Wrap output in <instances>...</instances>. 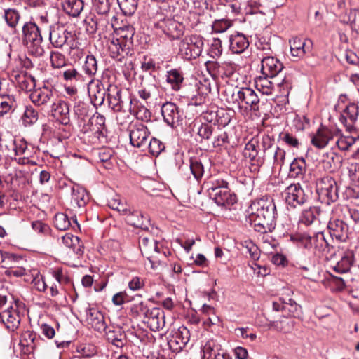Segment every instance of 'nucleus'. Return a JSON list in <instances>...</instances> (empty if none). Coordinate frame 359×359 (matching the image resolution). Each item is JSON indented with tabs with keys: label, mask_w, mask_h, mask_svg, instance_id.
I'll return each instance as SVG.
<instances>
[{
	"label": "nucleus",
	"mask_w": 359,
	"mask_h": 359,
	"mask_svg": "<svg viewBox=\"0 0 359 359\" xmlns=\"http://www.w3.org/2000/svg\"><path fill=\"white\" fill-rule=\"evenodd\" d=\"M89 121L92 127L90 128V130L98 134L102 133V129L105 127V117L103 115L96 113L89 119Z\"/></svg>",
	"instance_id": "45"
},
{
	"label": "nucleus",
	"mask_w": 359,
	"mask_h": 359,
	"mask_svg": "<svg viewBox=\"0 0 359 359\" xmlns=\"http://www.w3.org/2000/svg\"><path fill=\"white\" fill-rule=\"evenodd\" d=\"M358 115L359 106L354 102H350L343 110L339 121L346 127L347 131L352 133L355 130V123L358 120Z\"/></svg>",
	"instance_id": "11"
},
{
	"label": "nucleus",
	"mask_w": 359,
	"mask_h": 359,
	"mask_svg": "<svg viewBox=\"0 0 359 359\" xmlns=\"http://www.w3.org/2000/svg\"><path fill=\"white\" fill-rule=\"evenodd\" d=\"M348 22L353 30L359 32V10L353 9L348 12Z\"/></svg>",
	"instance_id": "61"
},
{
	"label": "nucleus",
	"mask_w": 359,
	"mask_h": 359,
	"mask_svg": "<svg viewBox=\"0 0 359 359\" xmlns=\"http://www.w3.org/2000/svg\"><path fill=\"white\" fill-rule=\"evenodd\" d=\"M233 103L240 108H245L253 112L259 111L260 100L254 90L250 88H241L232 94Z\"/></svg>",
	"instance_id": "5"
},
{
	"label": "nucleus",
	"mask_w": 359,
	"mask_h": 359,
	"mask_svg": "<svg viewBox=\"0 0 359 359\" xmlns=\"http://www.w3.org/2000/svg\"><path fill=\"white\" fill-rule=\"evenodd\" d=\"M283 69V63L277 58L266 56L262 59L261 72L264 76L273 78Z\"/></svg>",
	"instance_id": "13"
},
{
	"label": "nucleus",
	"mask_w": 359,
	"mask_h": 359,
	"mask_svg": "<svg viewBox=\"0 0 359 359\" xmlns=\"http://www.w3.org/2000/svg\"><path fill=\"white\" fill-rule=\"evenodd\" d=\"M285 199L288 207L296 208L305 204L309 196L299 183L291 184L284 191Z\"/></svg>",
	"instance_id": "9"
},
{
	"label": "nucleus",
	"mask_w": 359,
	"mask_h": 359,
	"mask_svg": "<svg viewBox=\"0 0 359 359\" xmlns=\"http://www.w3.org/2000/svg\"><path fill=\"white\" fill-rule=\"evenodd\" d=\"M306 171V164L304 158H295L290 165V175L294 178L302 179Z\"/></svg>",
	"instance_id": "33"
},
{
	"label": "nucleus",
	"mask_w": 359,
	"mask_h": 359,
	"mask_svg": "<svg viewBox=\"0 0 359 359\" xmlns=\"http://www.w3.org/2000/svg\"><path fill=\"white\" fill-rule=\"evenodd\" d=\"M83 69L90 79H92L97 73L98 69L97 61L93 55H88L86 57Z\"/></svg>",
	"instance_id": "42"
},
{
	"label": "nucleus",
	"mask_w": 359,
	"mask_h": 359,
	"mask_svg": "<svg viewBox=\"0 0 359 359\" xmlns=\"http://www.w3.org/2000/svg\"><path fill=\"white\" fill-rule=\"evenodd\" d=\"M74 115L77 118L79 124L82 123L85 118L89 116V105L81 101H78L74 106Z\"/></svg>",
	"instance_id": "40"
},
{
	"label": "nucleus",
	"mask_w": 359,
	"mask_h": 359,
	"mask_svg": "<svg viewBox=\"0 0 359 359\" xmlns=\"http://www.w3.org/2000/svg\"><path fill=\"white\" fill-rule=\"evenodd\" d=\"M258 141L251 140L245 146L243 156L252 162V165L260 166L264 163V159L258 156Z\"/></svg>",
	"instance_id": "23"
},
{
	"label": "nucleus",
	"mask_w": 359,
	"mask_h": 359,
	"mask_svg": "<svg viewBox=\"0 0 359 359\" xmlns=\"http://www.w3.org/2000/svg\"><path fill=\"white\" fill-rule=\"evenodd\" d=\"M248 46V40L243 34H233L229 38V49L233 53H242Z\"/></svg>",
	"instance_id": "26"
},
{
	"label": "nucleus",
	"mask_w": 359,
	"mask_h": 359,
	"mask_svg": "<svg viewBox=\"0 0 359 359\" xmlns=\"http://www.w3.org/2000/svg\"><path fill=\"white\" fill-rule=\"evenodd\" d=\"M109 105L114 111H121L123 107V101L121 98V91L116 89V94L108 95Z\"/></svg>",
	"instance_id": "46"
},
{
	"label": "nucleus",
	"mask_w": 359,
	"mask_h": 359,
	"mask_svg": "<svg viewBox=\"0 0 359 359\" xmlns=\"http://www.w3.org/2000/svg\"><path fill=\"white\" fill-rule=\"evenodd\" d=\"M108 205L111 209L117 210L123 215L128 212L130 208L119 196H116L109 199Z\"/></svg>",
	"instance_id": "47"
},
{
	"label": "nucleus",
	"mask_w": 359,
	"mask_h": 359,
	"mask_svg": "<svg viewBox=\"0 0 359 359\" xmlns=\"http://www.w3.org/2000/svg\"><path fill=\"white\" fill-rule=\"evenodd\" d=\"M143 322L147 323L151 330L158 331L165 325L163 312L158 308H152Z\"/></svg>",
	"instance_id": "20"
},
{
	"label": "nucleus",
	"mask_w": 359,
	"mask_h": 359,
	"mask_svg": "<svg viewBox=\"0 0 359 359\" xmlns=\"http://www.w3.org/2000/svg\"><path fill=\"white\" fill-rule=\"evenodd\" d=\"M334 133L335 130L332 131L327 128L320 127L318 128L316 133L312 137L311 143L318 149L324 148L334 137Z\"/></svg>",
	"instance_id": "21"
},
{
	"label": "nucleus",
	"mask_w": 359,
	"mask_h": 359,
	"mask_svg": "<svg viewBox=\"0 0 359 359\" xmlns=\"http://www.w3.org/2000/svg\"><path fill=\"white\" fill-rule=\"evenodd\" d=\"M114 0H93L95 11L100 15H107Z\"/></svg>",
	"instance_id": "49"
},
{
	"label": "nucleus",
	"mask_w": 359,
	"mask_h": 359,
	"mask_svg": "<svg viewBox=\"0 0 359 359\" xmlns=\"http://www.w3.org/2000/svg\"><path fill=\"white\" fill-rule=\"evenodd\" d=\"M121 40L118 41L113 38L108 43V50L111 57L115 59L117 65L124 68L123 73H129L133 69V62L131 55H129L130 49H126Z\"/></svg>",
	"instance_id": "3"
},
{
	"label": "nucleus",
	"mask_w": 359,
	"mask_h": 359,
	"mask_svg": "<svg viewBox=\"0 0 359 359\" xmlns=\"http://www.w3.org/2000/svg\"><path fill=\"white\" fill-rule=\"evenodd\" d=\"M311 248H313L316 252H329L330 245L326 241L323 232H318L311 237Z\"/></svg>",
	"instance_id": "32"
},
{
	"label": "nucleus",
	"mask_w": 359,
	"mask_h": 359,
	"mask_svg": "<svg viewBox=\"0 0 359 359\" xmlns=\"http://www.w3.org/2000/svg\"><path fill=\"white\" fill-rule=\"evenodd\" d=\"M289 43L292 56L299 59L303 58L306 54L310 53L313 49V41L309 39L295 36L290 39Z\"/></svg>",
	"instance_id": "12"
},
{
	"label": "nucleus",
	"mask_w": 359,
	"mask_h": 359,
	"mask_svg": "<svg viewBox=\"0 0 359 359\" xmlns=\"http://www.w3.org/2000/svg\"><path fill=\"white\" fill-rule=\"evenodd\" d=\"M276 208L271 198L254 201L249 208V220L261 233L271 232L276 226Z\"/></svg>",
	"instance_id": "1"
},
{
	"label": "nucleus",
	"mask_w": 359,
	"mask_h": 359,
	"mask_svg": "<svg viewBox=\"0 0 359 359\" xmlns=\"http://www.w3.org/2000/svg\"><path fill=\"white\" fill-rule=\"evenodd\" d=\"M51 113L61 124L67 126L69 123V107L66 102L56 99L51 105Z\"/></svg>",
	"instance_id": "14"
},
{
	"label": "nucleus",
	"mask_w": 359,
	"mask_h": 359,
	"mask_svg": "<svg viewBox=\"0 0 359 359\" xmlns=\"http://www.w3.org/2000/svg\"><path fill=\"white\" fill-rule=\"evenodd\" d=\"M54 225L60 231L68 229L71 225L67 215L65 213H57L54 217Z\"/></svg>",
	"instance_id": "50"
},
{
	"label": "nucleus",
	"mask_w": 359,
	"mask_h": 359,
	"mask_svg": "<svg viewBox=\"0 0 359 359\" xmlns=\"http://www.w3.org/2000/svg\"><path fill=\"white\" fill-rule=\"evenodd\" d=\"M130 311L133 316H142L144 317V319H145L149 314V312H151V309H149L143 302H140L137 304H134L132 306Z\"/></svg>",
	"instance_id": "55"
},
{
	"label": "nucleus",
	"mask_w": 359,
	"mask_h": 359,
	"mask_svg": "<svg viewBox=\"0 0 359 359\" xmlns=\"http://www.w3.org/2000/svg\"><path fill=\"white\" fill-rule=\"evenodd\" d=\"M355 263V253L352 249H346L341 259L333 267L334 271L339 273H345L351 270Z\"/></svg>",
	"instance_id": "22"
},
{
	"label": "nucleus",
	"mask_w": 359,
	"mask_h": 359,
	"mask_svg": "<svg viewBox=\"0 0 359 359\" xmlns=\"http://www.w3.org/2000/svg\"><path fill=\"white\" fill-rule=\"evenodd\" d=\"M22 118L25 126L32 125L38 120V113L32 107H27Z\"/></svg>",
	"instance_id": "54"
},
{
	"label": "nucleus",
	"mask_w": 359,
	"mask_h": 359,
	"mask_svg": "<svg viewBox=\"0 0 359 359\" xmlns=\"http://www.w3.org/2000/svg\"><path fill=\"white\" fill-rule=\"evenodd\" d=\"M64 80L72 83L84 82V76L74 67H68L62 72Z\"/></svg>",
	"instance_id": "35"
},
{
	"label": "nucleus",
	"mask_w": 359,
	"mask_h": 359,
	"mask_svg": "<svg viewBox=\"0 0 359 359\" xmlns=\"http://www.w3.org/2000/svg\"><path fill=\"white\" fill-rule=\"evenodd\" d=\"M119 37L116 38V40L121 41L123 43V47L126 49H131L133 44V36L134 35V29L132 27H127L123 29L118 33Z\"/></svg>",
	"instance_id": "43"
},
{
	"label": "nucleus",
	"mask_w": 359,
	"mask_h": 359,
	"mask_svg": "<svg viewBox=\"0 0 359 359\" xmlns=\"http://www.w3.org/2000/svg\"><path fill=\"white\" fill-rule=\"evenodd\" d=\"M214 127L208 123H202L198 128V135L204 140H209L212 135Z\"/></svg>",
	"instance_id": "60"
},
{
	"label": "nucleus",
	"mask_w": 359,
	"mask_h": 359,
	"mask_svg": "<svg viewBox=\"0 0 359 359\" xmlns=\"http://www.w3.org/2000/svg\"><path fill=\"white\" fill-rule=\"evenodd\" d=\"M19 84L22 90L32 92L35 90L36 80L32 76H23L20 77Z\"/></svg>",
	"instance_id": "56"
},
{
	"label": "nucleus",
	"mask_w": 359,
	"mask_h": 359,
	"mask_svg": "<svg viewBox=\"0 0 359 359\" xmlns=\"http://www.w3.org/2000/svg\"><path fill=\"white\" fill-rule=\"evenodd\" d=\"M15 101L8 95H0V117L4 116L14 107Z\"/></svg>",
	"instance_id": "51"
},
{
	"label": "nucleus",
	"mask_w": 359,
	"mask_h": 359,
	"mask_svg": "<svg viewBox=\"0 0 359 359\" xmlns=\"http://www.w3.org/2000/svg\"><path fill=\"white\" fill-rule=\"evenodd\" d=\"M32 101L38 106L52 105L57 99L51 88L43 86L34 90L30 94Z\"/></svg>",
	"instance_id": "10"
},
{
	"label": "nucleus",
	"mask_w": 359,
	"mask_h": 359,
	"mask_svg": "<svg viewBox=\"0 0 359 359\" xmlns=\"http://www.w3.org/2000/svg\"><path fill=\"white\" fill-rule=\"evenodd\" d=\"M127 118L129 121L127 130L129 133L130 144L137 148L146 146L150 134L147 127L138 121H130L129 115L127 116Z\"/></svg>",
	"instance_id": "7"
},
{
	"label": "nucleus",
	"mask_w": 359,
	"mask_h": 359,
	"mask_svg": "<svg viewBox=\"0 0 359 359\" xmlns=\"http://www.w3.org/2000/svg\"><path fill=\"white\" fill-rule=\"evenodd\" d=\"M323 167L328 172H332L337 170L342 164V158L340 155L330 152L323 156L322 161Z\"/></svg>",
	"instance_id": "29"
},
{
	"label": "nucleus",
	"mask_w": 359,
	"mask_h": 359,
	"mask_svg": "<svg viewBox=\"0 0 359 359\" xmlns=\"http://www.w3.org/2000/svg\"><path fill=\"white\" fill-rule=\"evenodd\" d=\"M334 136L338 137L336 144L341 151L348 150L355 142L354 137L343 135L341 134V131L339 129L335 130Z\"/></svg>",
	"instance_id": "41"
},
{
	"label": "nucleus",
	"mask_w": 359,
	"mask_h": 359,
	"mask_svg": "<svg viewBox=\"0 0 359 359\" xmlns=\"http://www.w3.org/2000/svg\"><path fill=\"white\" fill-rule=\"evenodd\" d=\"M148 149L152 156H157L164 150L165 146L159 140L153 137L149 142Z\"/></svg>",
	"instance_id": "57"
},
{
	"label": "nucleus",
	"mask_w": 359,
	"mask_h": 359,
	"mask_svg": "<svg viewBox=\"0 0 359 359\" xmlns=\"http://www.w3.org/2000/svg\"><path fill=\"white\" fill-rule=\"evenodd\" d=\"M50 59L53 68H61L66 65L65 55L57 51L51 52Z\"/></svg>",
	"instance_id": "58"
},
{
	"label": "nucleus",
	"mask_w": 359,
	"mask_h": 359,
	"mask_svg": "<svg viewBox=\"0 0 359 359\" xmlns=\"http://www.w3.org/2000/svg\"><path fill=\"white\" fill-rule=\"evenodd\" d=\"M23 43L30 53L36 57L43 55L44 50L41 46L43 38L39 27L34 22H26L22 27Z\"/></svg>",
	"instance_id": "2"
},
{
	"label": "nucleus",
	"mask_w": 359,
	"mask_h": 359,
	"mask_svg": "<svg viewBox=\"0 0 359 359\" xmlns=\"http://www.w3.org/2000/svg\"><path fill=\"white\" fill-rule=\"evenodd\" d=\"M139 247L142 254L146 257L159 250L157 241L148 236L140 237Z\"/></svg>",
	"instance_id": "28"
},
{
	"label": "nucleus",
	"mask_w": 359,
	"mask_h": 359,
	"mask_svg": "<svg viewBox=\"0 0 359 359\" xmlns=\"http://www.w3.org/2000/svg\"><path fill=\"white\" fill-rule=\"evenodd\" d=\"M4 19L8 26L15 30L20 14L16 9L8 8L4 11Z\"/></svg>",
	"instance_id": "44"
},
{
	"label": "nucleus",
	"mask_w": 359,
	"mask_h": 359,
	"mask_svg": "<svg viewBox=\"0 0 359 359\" xmlns=\"http://www.w3.org/2000/svg\"><path fill=\"white\" fill-rule=\"evenodd\" d=\"M244 252L248 253L250 258L253 260H258L259 258V250L258 247L254 244L252 241H245L241 243Z\"/></svg>",
	"instance_id": "52"
},
{
	"label": "nucleus",
	"mask_w": 359,
	"mask_h": 359,
	"mask_svg": "<svg viewBox=\"0 0 359 359\" xmlns=\"http://www.w3.org/2000/svg\"><path fill=\"white\" fill-rule=\"evenodd\" d=\"M161 114L165 122L173 126L175 123L182 120V114L177 106L172 102H165L161 107Z\"/></svg>",
	"instance_id": "15"
},
{
	"label": "nucleus",
	"mask_w": 359,
	"mask_h": 359,
	"mask_svg": "<svg viewBox=\"0 0 359 359\" xmlns=\"http://www.w3.org/2000/svg\"><path fill=\"white\" fill-rule=\"evenodd\" d=\"M151 268L154 270H161L166 266L167 256L165 252L161 253L160 249L147 257Z\"/></svg>",
	"instance_id": "34"
},
{
	"label": "nucleus",
	"mask_w": 359,
	"mask_h": 359,
	"mask_svg": "<svg viewBox=\"0 0 359 359\" xmlns=\"http://www.w3.org/2000/svg\"><path fill=\"white\" fill-rule=\"evenodd\" d=\"M83 1L82 0H67L64 4L65 11L70 15L76 17L83 9Z\"/></svg>",
	"instance_id": "38"
},
{
	"label": "nucleus",
	"mask_w": 359,
	"mask_h": 359,
	"mask_svg": "<svg viewBox=\"0 0 359 359\" xmlns=\"http://www.w3.org/2000/svg\"><path fill=\"white\" fill-rule=\"evenodd\" d=\"M88 94L91 103L94 107L101 106L105 97V89L102 85H95L88 87Z\"/></svg>",
	"instance_id": "31"
},
{
	"label": "nucleus",
	"mask_w": 359,
	"mask_h": 359,
	"mask_svg": "<svg viewBox=\"0 0 359 359\" xmlns=\"http://www.w3.org/2000/svg\"><path fill=\"white\" fill-rule=\"evenodd\" d=\"M221 350L220 346L214 340H209L203 346V358L215 359Z\"/></svg>",
	"instance_id": "37"
},
{
	"label": "nucleus",
	"mask_w": 359,
	"mask_h": 359,
	"mask_svg": "<svg viewBox=\"0 0 359 359\" xmlns=\"http://www.w3.org/2000/svg\"><path fill=\"white\" fill-rule=\"evenodd\" d=\"M330 234L339 241H346L348 238V226L342 220L334 219L328 224Z\"/></svg>",
	"instance_id": "16"
},
{
	"label": "nucleus",
	"mask_w": 359,
	"mask_h": 359,
	"mask_svg": "<svg viewBox=\"0 0 359 359\" xmlns=\"http://www.w3.org/2000/svg\"><path fill=\"white\" fill-rule=\"evenodd\" d=\"M35 339L34 334L30 331H25L22 333L20 338V345L23 347H32Z\"/></svg>",
	"instance_id": "63"
},
{
	"label": "nucleus",
	"mask_w": 359,
	"mask_h": 359,
	"mask_svg": "<svg viewBox=\"0 0 359 359\" xmlns=\"http://www.w3.org/2000/svg\"><path fill=\"white\" fill-rule=\"evenodd\" d=\"M228 183L226 181H217L215 185L210 188L214 196V200L218 205H231L236 203L237 198L231 194L227 187Z\"/></svg>",
	"instance_id": "8"
},
{
	"label": "nucleus",
	"mask_w": 359,
	"mask_h": 359,
	"mask_svg": "<svg viewBox=\"0 0 359 359\" xmlns=\"http://www.w3.org/2000/svg\"><path fill=\"white\" fill-rule=\"evenodd\" d=\"M203 38L198 35L186 36L180 41L178 54L184 60L198 57L203 48Z\"/></svg>",
	"instance_id": "4"
},
{
	"label": "nucleus",
	"mask_w": 359,
	"mask_h": 359,
	"mask_svg": "<svg viewBox=\"0 0 359 359\" xmlns=\"http://www.w3.org/2000/svg\"><path fill=\"white\" fill-rule=\"evenodd\" d=\"M316 191L325 203L330 204L338 198V187L335 180L330 176H325L316 182Z\"/></svg>",
	"instance_id": "6"
},
{
	"label": "nucleus",
	"mask_w": 359,
	"mask_h": 359,
	"mask_svg": "<svg viewBox=\"0 0 359 359\" xmlns=\"http://www.w3.org/2000/svg\"><path fill=\"white\" fill-rule=\"evenodd\" d=\"M124 215L128 224L137 228H146L144 222L147 221V219L144 217L140 211L129 208L128 212Z\"/></svg>",
	"instance_id": "30"
},
{
	"label": "nucleus",
	"mask_w": 359,
	"mask_h": 359,
	"mask_svg": "<svg viewBox=\"0 0 359 359\" xmlns=\"http://www.w3.org/2000/svg\"><path fill=\"white\" fill-rule=\"evenodd\" d=\"M86 320L89 325L98 332L104 331L107 325L103 314L95 308H89L86 311Z\"/></svg>",
	"instance_id": "19"
},
{
	"label": "nucleus",
	"mask_w": 359,
	"mask_h": 359,
	"mask_svg": "<svg viewBox=\"0 0 359 359\" xmlns=\"http://www.w3.org/2000/svg\"><path fill=\"white\" fill-rule=\"evenodd\" d=\"M231 25L232 23L230 20L221 19L215 20L213 22L212 28L216 33H222L226 31Z\"/></svg>",
	"instance_id": "59"
},
{
	"label": "nucleus",
	"mask_w": 359,
	"mask_h": 359,
	"mask_svg": "<svg viewBox=\"0 0 359 359\" xmlns=\"http://www.w3.org/2000/svg\"><path fill=\"white\" fill-rule=\"evenodd\" d=\"M266 76H260L255 79V87L264 95H271L273 91L274 86Z\"/></svg>",
	"instance_id": "36"
},
{
	"label": "nucleus",
	"mask_w": 359,
	"mask_h": 359,
	"mask_svg": "<svg viewBox=\"0 0 359 359\" xmlns=\"http://www.w3.org/2000/svg\"><path fill=\"white\" fill-rule=\"evenodd\" d=\"M320 212V209L318 207H310L302 212L300 222L305 225H310L317 219Z\"/></svg>",
	"instance_id": "39"
},
{
	"label": "nucleus",
	"mask_w": 359,
	"mask_h": 359,
	"mask_svg": "<svg viewBox=\"0 0 359 359\" xmlns=\"http://www.w3.org/2000/svg\"><path fill=\"white\" fill-rule=\"evenodd\" d=\"M190 170L196 180H199L203 175V166L198 161H191L190 163Z\"/></svg>",
	"instance_id": "64"
},
{
	"label": "nucleus",
	"mask_w": 359,
	"mask_h": 359,
	"mask_svg": "<svg viewBox=\"0 0 359 359\" xmlns=\"http://www.w3.org/2000/svg\"><path fill=\"white\" fill-rule=\"evenodd\" d=\"M189 332L185 327H180L168 341V344L175 350L182 349L189 341Z\"/></svg>",
	"instance_id": "25"
},
{
	"label": "nucleus",
	"mask_w": 359,
	"mask_h": 359,
	"mask_svg": "<svg viewBox=\"0 0 359 359\" xmlns=\"http://www.w3.org/2000/svg\"><path fill=\"white\" fill-rule=\"evenodd\" d=\"M222 53V47L221 40L218 38H214L209 50V55L210 57L215 58L219 57Z\"/></svg>",
	"instance_id": "62"
},
{
	"label": "nucleus",
	"mask_w": 359,
	"mask_h": 359,
	"mask_svg": "<svg viewBox=\"0 0 359 359\" xmlns=\"http://www.w3.org/2000/svg\"><path fill=\"white\" fill-rule=\"evenodd\" d=\"M167 81L171 84L173 90H178L183 81V77L178 70L172 69L168 72Z\"/></svg>",
	"instance_id": "48"
},
{
	"label": "nucleus",
	"mask_w": 359,
	"mask_h": 359,
	"mask_svg": "<svg viewBox=\"0 0 359 359\" xmlns=\"http://www.w3.org/2000/svg\"><path fill=\"white\" fill-rule=\"evenodd\" d=\"M71 190V203L72 206L74 208H81L85 206L88 201V196L87 194L86 190L78 184L73 185Z\"/></svg>",
	"instance_id": "27"
},
{
	"label": "nucleus",
	"mask_w": 359,
	"mask_h": 359,
	"mask_svg": "<svg viewBox=\"0 0 359 359\" xmlns=\"http://www.w3.org/2000/svg\"><path fill=\"white\" fill-rule=\"evenodd\" d=\"M121 9L125 15L133 14L137 6V0H117Z\"/></svg>",
	"instance_id": "53"
},
{
	"label": "nucleus",
	"mask_w": 359,
	"mask_h": 359,
	"mask_svg": "<svg viewBox=\"0 0 359 359\" xmlns=\"http://www.w3.org/2000/svg\"><path fill=\"white\" fill-rule=\"evenodd\" d=\"M157 25L170 38L179 39L183 34V26L174 20L164 19Z\"/></svg>",
	"instance_id": "17"
},
{
	"label": "nucleus",
	"mask_w": 359,
	"mask_h": 359,
	"mask_svg": "<svg viewBox=\"0 0 359 359\" xmlns=\"http://www.w3.org/2000/svg\"><path fill=\"white\" fill-rule=\"evenodd\" d=\"M71 32L65 29L63 27H50L49 32V40L55 48H62L67 42Z\"/></svg>",
	"instance_id": "24"
},
{
	"label": "nucleus",
	"mask_w": 359,
	"mask_h": 359,
	"mask_svg": "<svg viewBox=\"0 0 359 359\" xmlns=\"http://www.w3.org/2000/svg\"><path fill=\"white\" fill-rule=\"evenodd\" d=\"M0 320L8 330L14 331L20 325V318L18 312L13 306H10L0 313Z\"/></svg>",
	"instance_id": "18"
}]
</instances>
